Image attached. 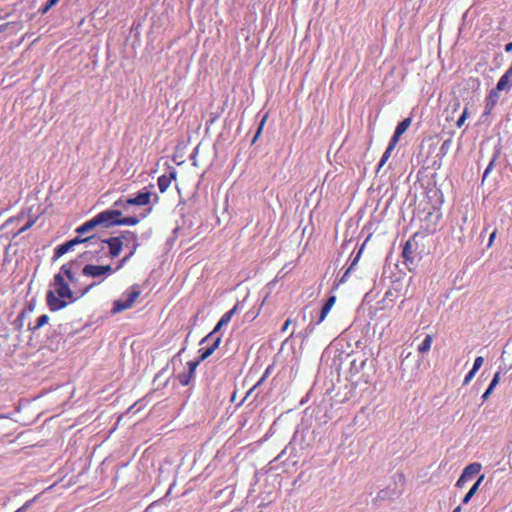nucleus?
Listing matches in <instances>:
<instances>
[{
  "label": "nucleus",
  "mask_w": 512,
  "mask_h": 512,
  "mask_svg": "<svg viewBox=\"0 0 512 512\" xmlns=\"http://www.w3.org/2000/svg\"><path fill=\"white\" fill-rule=\"evenodd\" d=\"M72 263H66L61 266L60 272L54 275L51 287L46 294V302L50 311L57 312L66 308L70 303L76 302L78 299L86 295L96 283L79 289L74 292L69 283L75 284L76 277L72 272Z\"/></svg>",
  "instance_id": "1"
},
{
  "label": "nucleus",
  "mask_w": 512,
  "mask_h": 512,
  "mask_svg": "<svg viewBox=\"0 0 512 512\" xmlns=\"http://www.w3.org/2000/svg\"><path fill=\"white\" fill-rule=\"evenodd\" d=\"M219 344H220V339L218 338L215 340V342L213 343L212 346L207 347V348H201L199 350L200 356H199L198 360L189 361L187 363L188 372L180 373L177 376V379L182 386L189 385L191 380L194 378L197 366L200 364V362H202L205 359H207L208 357H210L213 354V352L218 348Z\"/></svg>",
  "instance_id": "2"
},
{
  "label": "nucleus",
  "mask_w": 512,
  "mask_h": 512,
  "mask_svg": "<svg viewBox=\"0 0 512 512\" xmlns=\"http://www.w3.org/2000/svg\"><path fill=\"white\" fill-rule=\"evenodd\" d=\"M93 239L92 249L88 253H99V251L104 250L105 246H108L109 255L112 258L118 257L123 249V241L120 238L114 236L108 239L102 240L97 236L92 235Z\"/></svg>",
  "instance_id": "3"
},
{
  "label": "nucleus",
  "mask_w": 512,
  "mask_h": 512,
  "mask_svg": "<svg viewBox=\"0 0 512 512\" xmlns=\"http://www.w3.org/2000/svg\"><path fill=\"white\" fill-rule=\"evenodd\" d=\"M141 294L140 286L138 284L132 285L128 290H126L119 299L113 302V313H119L124 310L130 309L138 297Z\"/></svg>",
  "instance_id": "4"
},
{
  "label": "nucleus",
  "mask_w": 512,
  "mask_h": 512,
  "mask_svg": "<svg viewBox=\"0 0 512 512\" xmlns=\"http://www.w3.org/2000/svg\"><path fill=\"white\" fill-rule=\"evenodd\" d=\"M93 239L91 236H87L85 238H81V236H77L72 240H69L59 246L56 247L54 251L53 259L57 260L60 257H62L64 254H66L68 251H70L75 245L80 243H86L89 247L92 246Z\"/></svg>",
  "instance_id": "5"
},
{
  "label": "nucleus",
  "mask_w": 512,
  "mask_h": 512,
  "mask_svg": "<svg viewBox=\"0 0 512 512\" xmlns=\"http://www.w3.org/2000/svg\"><path fill=\"white\" fill-rule=\"evenodd\" d=\"M115 270L110 265H93V264H87L82 269V274L87 277H108L112 273H114Z\"/></svg>",
  "instance_id": "6"
},
{
  "label": "nucleus",
  "mask_w": 512,
  "mask_h": 512,
  "mask_svg": "<svg viewBox=\"0 0 512 512\" xmlns=\"http://www.w3.org/2000/svg\"><path fill=\"white\" fill-rule=\"evenodd\" d=\"M122 212L119 210H105L96 215L100 226L109 228L115 225H119L120 217Z\"/></svg>",
  "instance_id": "7"
},
{
  "label": "nucleus",
  "mask_w": 512,
  "mask_h": 512,
  "mask_svg": "<svg viewBox=\"0 0 512 512\" xmlns=\"http://www.w3.org/2000/svg\"><path fill=\"white\" fill-rule=\"evenodd\" d=\"M152 193L150 191H141L135 197H131L125 200L123 203L122 200H118L114 203V206H146L151 201Z\"/></svg>",
  "instance_id": "8"
},
{
  "label": "nucleus",
  "mask_w": 512,
  "mask_h": 512,
  "mask_svg": "<svg viewBox=\"0 0 512 512\" xmlns=\"http://www.w3.org/2000/svg\"><path fill=\"white\" fill-rule=\"evenodd\" d=\"M480 463H471L466 466L456 482L457 487H463L468 480H471L474 476H476L481 471Z\"/></svg>",
  "instance_id": "9"
},
{
  "label": "nucleus",
  "mask_w": 512,
  "mask_h": 512,
  "mask_svg": "<svg viewBox=\"0 0 512 512\" xmlns=\"http://www.w3.org/2000/svg\"><path fill=\"white\" fill-rule=\"evenodd\" d=\"M418 233H414L404 244L402 257L405 262L414 261V253L418 248L417 237Z\"/></svg>",
  "instance_id": "10"
},
{
  "label": "nucleus",
  "mask_w": 512,
  "mask_h": 512,
  "mask_svg": "<svg viewBox=\"0 0 512 512\" xmlns=\"http://www.w3.org/2000/svg\"><path fill=\"white\" fill-rule=\"evenodd\" d=\"M177 177V171L172 167L168 174H163L158 178V188L161 193L167 191L171 182L175 180Z\"/></svg>",
  "instance_id": "11"
},
{
  "label": "nucleus",
  "mask_w": 512,
  "mask_h": 512,
  "mask_svg": "<svg viewBox=\"0 0 512 512\" xmlns=\"http://www.w3.org/2000/svg\"><path fill=\"white\" fill-rule=\"evenodd\" d=\"M411 123H412V119L410 117L403 119L397 125V127H396V129L394 131V134H393L392 138L390 139V141L398 144L401 135L404 134L407 131V129L410 127Z\"/></svg>",
  "instance_id": "12"
},
{
  "label": "nucleus",
  "mask_w": 512,
  "mask_h": 512,
  "mask_svg": "<svg viewBox=\"0 0 512 512\" xmlns=\"http://www.w3.org/2000/svg\"><path fill=\"white\" fill-rule=\"evenodd\" d=\"M499 100L497 90H491L486 98L483 115H490Z\"/></svg>",
  "instance_id": "13"
},
{
  "label": "nucleus",
  "mask_w": 512,
  "mask_h": 512,
  "mask_svg": "<svg viewBox=\"0 0 512 512\" xmlns=\"http://www.w3.org/2000/svg\"><path fill=\"white\" fill-rule=\"evenodd\" d=\"M336 302V296L332 295L330 296L326 302L324 303V305L322 306V309H321V312H320V317L317 321V325L322 323L325 318L327 317V315L329 314V312L331 311L332 307L334 306Z\"/></svg>",
  "instance_id": "14"
},
{
  "label": "nucleus",
  "mask_w": 512,
  "mask_h": 512,
  "mask_svg": "<svg viewBox=\"0 0 512 512\" xmlns=\"http://www.w3.org/2000/svg\"><path fill=\"white\" fill-rule=\"evenodd\" d=\"M97 226H100L98 220H97V217L96 215L86 221L84 224H82L81 226H79L77 229H76V232L79 234V236L85 234V233H88L90 232L91 230H93L94 228H96Z\"/></svg>",
  "instance_id": "15"
},
{
  "label": "nucleus",
  "mask_w": 512,
  "mask_h": 512,
  "mask_svg": "<svg viewBox=\"0 0 512 512\" xmlns=\"http://www.w3.org/2000/svg\"><path fill=\"white\" fill-rule=\"evenodd\" d=\"M511 79H512V76L509 75L507 72H505L500 77L496 87L493 90H497L498 94L500 91L509 90L511 88V84H510Z\"/></svg>",
  "instance_id": "16"
},
{
  "label": "nucleus",
  "mask_w": 512,
  "mask_h": 512,
  "mask_svg": "<svg viewBox=\"0 0 512 512\" xmlns=\"http://www.w3.org/2000/svg\"><path fill=\"white\" fill-rule=\"evenodd\" d=\"M396 146H397L396 143H394L392 141H389V144H388L385 152L383 153V155H382V157L380 159L377 171H379L385 165V163L390 158V156H391V154H392V152H393V150L395 149Z\"/></svg>",
  "instance_id": "17"
},
{
  "label": "nucleus",
  "mask_w": 512,
  "mask_h": 512,
  "mask_svg": "<svg viewBox=\"0 0 512 512\" xmlns=\"http://www.w3.org/2000/svg\"><path fill=\"white\" fill-rule=\"evenodd\" d=\"M223 325H220V321H218V323L216 324V326L214 327L213 331L210 332L205 338L202 339L201 341V344H205V343H211L208 347L212 346L213 343L215 342L216 339H220L221 340V337L220 336H217L216 333L221 329Z\"/></svg>",
  "instance_id": "18"
},
{
  "label": "nucleus",
  "mask_w": 512,
  "mask_h": 512,
  "mask_svg": "<svg viewBox=\"0 0 512 512\" xmlns=\"http://www.w3.org/2000/svg\"><path fill=\"white\" fill-rule=\"evenodd\" d=\"M117 237L120 238L121 241H123V244L125 242H132L133 244H139L137 234L135 232H132V231H123Z\"/></svg>",
  "instance_id": "19"
},
{
  "label": "nucleus",
  "mask_w": 512,
  "mask_h": 512,
  "mask_svg": "<svg viewBox=\"0 0 512 512\" xmlns=\"http://www.w3.org/2000/svg\"><path fill=\"white\" fill-rule=\"evenodd\" d=\"M139 245L140 244H133L132 245V248H131L130 252L120 260L119 264L114 269L115 271L120 270L130 260V258L135 254V252L138 249Z\"/></svg>",
  "instance_id": "20"
},
{
  "label": "nucleus",
  "mask_w": 512,
  "mask_h": 512,
  "mask_svg": "<svg viewBox=\"0 0 512 512\" xmlns=\"http://www.w3.org/2000/svg\"><path fill=\"white\" fill-rule=\"evenodd\" d=\"M432 342H433V335H431V334L426 335L423 342L418 346V352L419 353L428 352L431 348Z\"/></svg>",
  "instance_id": "21"
},
{
  "label": "nucleus",
  "mask_w": 512,
  "mask_h": 512,
  "mask_svg": "<svg viewBox=\"0 0 512 512\" xmlns=\"http://www.w3.org/2000/svg\"><path fill=\"white\" fill-rule=\"evenodd\" d=\"M237 309H238V304H236L231 310L224 313L223 316L221 317V319L219 320L220 325H227L231 321V319H232L233 315L236 313Z\"/></svg>",
  "instance_id": "22"
},
{
  "label": "nucleus",
  "mask_w": 512,
  "mask_h": 512,
  "mask_svg": "<svg viewBox=\"0 0 512 512\" xmlns=\"http://www.w3.org/2000/svg\"><path fill=\"white\" fill-rule=\"evenodd\" d=\"M140 222V219L136 216L120 217L119 225L135 226Z\"/></svg>",
  "instance_id": "23"
},
{
  "label": "nucleus",
  "mask_w": 512,
  "mask_h": 512,
  "mask_svg": "<svg viewBox=\"0 0 512 512\" xmlns=\"http://www.w3.org/2000/svg\"><path fill=\"white\" fill-rule=\"evenodd\" d=\"M48 321H49L48 315H46V314L41 315L40 317H38L36 324L33 327H29V329L32 331H36V330L40 329L41 327H43L44 325H46L48 323Z\"/></svg>",
  "instance_id": "24"
},
{
  "label": "nucleus",
  "mask_w": 512,
  "mask_h": 512,
  "mask_svg": "<svg viewBox=\"0 0 512 512\" xmlns=\"http://www.w3.org/2000/svg\"><path fill=\"white\" fill-rule=\"evenodd\" d=\"M468 116H469V112H468V107L466 106V107L464 108V110H463V112H462L461 116H460V117H459V119L457 120V122H456V126H457L458 128H461V127L464 125V123H465L466 119L468 118Z\"/></svg>",
  "instance_id": "25"
},
{
  "label": "nucleus",
  "mask_w": 512,
  "mask_h": 512,
  "mask_svg": "<svg viewBox=\"0 0 512 512\" xmlns=\"http://www.w3.org/2000/svg\"><path fill=\"white\" fill-rule=\"evenodd\" d=\"M59 0H48L47 3L40 9L42 14L47 13Z\"/></svg>",
  "instance_id": "26"
},
{
  "label": "nucleus",
  "mask_w": 512,
  "mask_h": 512,
  "mask_svg": "<svg viewBox=\"0 0 512 512\" xmlns=\"http://www.w3.org/2000/svg\"><path fill=\"white\" fill-rule=\"evenodd\" d=\"M266 119H267V114L263 117V119L261 120L260 124H259V127L257 129V132L254 136V139H253V142L256 141V139L259 137V135L261 134L262 130H263V127L265 125V122H266Z\"/></svg>",
  "instance_id": "27"
},
{
  "label": "nucleus",
  "mask_w": 512,
  "mask_h": 512,
  "mask_svg": "<svg viewBox=\"0 0 512 512\" xmlns=\"http://www.w3.org/2000/svg\"><path fill=\"white\" fill-rule=\"evenodd\" d=\"M483 363H484V358H483V357H481V356L477 357V358L475 359V361H474V364H473V368H472V369H473L474 371H478V370L481 368V366L483 365Z\"/></svg>",
  "instance_id": "28"
},
{
  "label": "nucleus",
  "mask_w": 512,
  "mask_h": 512,
  "mask_svg": "<svg viewBox=\"0 0 512 512\" xmlns=\"http://www.w3.org/2000/svg\"><path fill=\"white\" fill-rule=\"evenodd\" d=\"M494 162H495V159H493L492 161H490V163L488 164V166L486 167L485 171H484V174H483V177H482V182H484L488 176V174L492 171L493 169V166H494Z\"/></svg>",
  "instance_id": "29"
},
{
  "label": "nucleus",
  "mask_w": 512,
  "mask_h": 512,
  "mask_svg": "<svg viewBox=\"0 0 512 512\" xmlns=\"http://www.w3.org/2000/svg\"><path fill=\"white\" fill-rule=\"evenodd\" d=\"M484 476L482 475L475 483L474 485L471 487V489L468 491L470 494L474 495L477 490H478V487L481 483V481L483 480Z\"/></svg>",
  "instance_id": "30"
},
{
  "label": "nucleus",
  "mask_w": 512,
  "mask_h": 512,
  "mask_svg": "<svg viewBox=\"0 0 512 512\" xmlns=\"http://www.w3.org/2000/svg\"><path fill=\"white\" fill-rule=\"evenodd\" d=\"M477 371H474L473 369H471L468 374L465 376L464 378V385L468 384L472 379L473 377L475 376Z\"/></svg>",
  "instance_id": "31"
},
{
  "label": "nucleus",
  "mask_w": 512,
  "mask_h": 512,
  "mask_svg": "<svg viewBox=\"0 0 512 512\" xmlns=\"http://www.w3.org/2000/svg\"><path fill=\"white\" fill-rule=\"evenodd\" d=\"M496 235H497V229H494L493 232L490 234V237H489V241H488V244H487V247H491L493 245V242L496 238Z\"/></svg>",
  "instance_id": "32"
},
{
  "label": "nucleus",
  "mask_w": 512,
  "mask_h": 512,
  "mask_svg": "<svg viewBox=\"0 0 512 512\" xmlns=\"http://www.w3.org/2000/svg\"><path fill=\"white\" fill-rule=\"evenodd\" d=\"M361 253H362V248L358 251L357 255L354 257V259L352 260L349 267H352V269L354 268V266L357 264V262L360 259Z\"/></svg>",
  "instance_id": "33"
},
{
  "label": "nucleus",
  "mask_w": 512,
  "mask_h": 512,
  "mask_svg": "<svg viewBox=\"0 0 512 512\" xmlns=\"http://www.w3.org/2000/svg\"><path fill=\"white\" fill-rule=\"evenodd\" d=\"M268 371H266V373L261 377V379L253 386L252 389H250V391L248 392V394H250L254 389H256L257 387H259L263 381L265 380V377L267 375Z\"/></svg>",
  "instance_id": "34"
},
{
  "label": "nucleus",
  "mask_w": 512,
  "mask_h": 512,
  "mask_svg": "<svg viewBox=\"0 0 512 512\" xmlns=\"http://www.w3.org/2000/svg\"><path fill=\"white\" fill-rule=\"evenodd\" d=\"M499 381H500V373H499V372H496V373L494 374V377H493V379H492V381H491L490 383H491V384H493V385H496V386H497V384L499 383Z\"/></svg>",
  "instance_id": "35"
},
{
  "label": "nucleus",
  "mask_w": 512,
  "mask_h": 512,
  "mask_svg": "<svg viewBox=\"0 0 512 512\" xmlns=\"http://www.w3.org/2000/svg\"><path fill=\"white\" fill-rule=\"evenodd\" d=\"M351 271H352V267H348V269L345 271L344 275L340 279V283H343L346 281V278L348 277V275L350 274Z\"/></svg>",
  "instance_id": "36"
},
{
  "label": "nucleus",
  "mask_w": 512,
  "mask_h": 512,
  "mask_svg": "<svg viewBox=\"0 0 512 512\" xmlns=\"http://www.w3.org/2000/svg\"><path fill=\"white\" fill-rule=\"evenodd\" d=\"M292 324V320L291 319H287L285 321V323L283 324L282 326V331L285 332L287 331V329L289 328V326Z\"/></svg>",
  "instance_id": "37"
},
{
  "label": "nucleus",
  "mask_w": 512,
  "mask_h": 512,
  "mask_svg": "<svg viewBox=\"0 0 512 512\" xmlns=\"http://www.w3.org/2000/svg\"><path fill=\"white\" fill-rule=\"evenodd\" d=\"M33 223H34V221L27 222V224L23 228L20 229V232H24L27 229H29L33 225Z\"/></svg>",
  "instance_id": "38"
},
{
  "label": "nucleus",
  "mask_w": 512,
  "mask_h": 512,
  "mask_svg": "<svg viewBox=\"0 0 512 512\" xmlns=\"http://www.w3.org/2000/svg\"><path fill=\"white\" fill-rule=\"evenodd\" d=\"M473 497L472 494H470L469 492L465 495V497L463 498L462 502L464 504L468 503L470 501V499Z\"/></svg>",
  "instance_id": "39"
},
{
  "label": "nucleus",
  "mask_w": 512,
  "mask_h": 512,
  "mask_svg": "<svg viewBox=\"0 0 512 512\" xmlns=\"http://www.w3.org/2000/svg\"><path fill=\"white\" fill-rule=\"evenodd\" d=\"M28 507H29V503H25L22 507L17 509L15 512H22V511L26 510Z\"/></svg>",
  "instance_id": "40"
},
{
  "label": "nucleus",
  "mask_w": 512,
  "mask_h": 512,
  "mask_svg": "<svg viewBox=\"0 0 512 512\" xmlns=\"http://www.w3.org/2000/svg\"><path fill=\"white\" fill-rule=\"evenodd\" d=\"M28 507H29V503H25L22 507L17 509L15 512H22V511L26 510Z\"/></svg>",
  "instance_id": "41"
},
{
  "label": "nucleus",
  "mask_w": 512,
  "mask_h": 512,
  "mask_svg": "<svg viewBox=\"0 0 512 512\" xmlns=\"http://www.w3.org/2000/svg\"><path fill=\"white\" fill-rule=\"evenodd\" d=\"M28 507H29V503H25L22 507L17 509L15 512H22V511L26 510Z\"/></svg>",
  "instance_id": "42"
},
{
  "label": "nucleus",
  "mask_w": 512,
  "mask_h": 512,
  "mask_svg": "<svg viewBox=\"0 0 512 512\" xmlns=\"http://www.w3.org/2000/svg\"><path fill=\"white\" fill-rule=\"evenodd\" d=\"M505 51L511 52L512 51V41L505 45Z\"/></svg>",
  "instance_id": "43"
},
{
  "label": "nucleus",
  "mask_w": 512,
  "mask_h": 512,
  "mask_svg": "<svg viewBox=\"0 0 512 512\" xmlns=\"http://www.w3.org/2000/svg\"><path fill=\"white\" fill-rule=\"evenodd\" d=\"M491 393H488V389L484 392V394L482 395V399L483 401L487 400L488 397L490 396Z\"/></svg>",
  "instance_id": "44"
},
{
  "label": "nucleus",
  "mask_w": 512,
  "mask_h": 512,
  "mask_svg": "<svg viewBox=\"0 0 512 512\" xmlns=\"http://www.w3.org/2000/svg\"><path fill=\"white\" fill-rule=\"evenodd\" d=\"M495 387H496V385H493V384L490 383L488 388H487L488 389V393H492Z\"/></svg>",
  "instance_id": "45"
},
{
  "label": "nucleus",
  "mask_w": 512,
  "mask_h": 512,
  "mask_svg": "<svg viewBox=\"0 0 512 512\" xmlns=\"http://www.w3.org/2000/svg\"><path fill=\"white\" fill-rule=\"evenodd\" d=\"M8 24H3V25H0V33L5 31V29L7 28Z\"/></svg>",
  "instance_id": "46"
},
{
  "label": "nucleus",
  "mask_w": 512,
  "mask_h": 512,
  "mask_svg": "<svg viewBox=\"0 0 512 512\" xmlns=\"http://www.w3.org/2000/svg\"><path fill=\"white\" fill-rule=\"evenodd\" d=\"M450 143L449 140H446L443 144H442V147H441V150H443L444 148H447V145Z\"/></svg>",
  "instance_id": "47"
},
{
  "label": "nucleus",
  "mask_w": 512,
  "mask_h": 512,
  "mask_svg": "<svg viewBox=\"0 0 512 512\" xmlns=\"http://www.w3.org/2000/svg\"><path fill=\"white\" fill-rule=\"evenodd\" d=\"M452 512H461V506H457Z\"/></svg>",
  "instance_id": "48"
},
{
  "label": "nucleus",
  "mask_w": 512,
  "mask_h": 512,
  "mask_svg": "<svg viewBox=\"0 0 512 512\" xmlns=\"http://www.w3.org/2000/svg\"><path fill=\"white\" fill-rule=\"evenodd\" d=\"M24 314H25V313H24V312H22V313L19 315V317H20V318L24 317Z\"/></svg>",
  "instance_id": "49"
},
{
  "label": "nucleus",
  "mask_w": 512,
  "mask_h": 512,
  "mask_svg": "<svg viewBox=\"0 0 512 512\" xmlns=\"http://www.w3.org/2000/svg\"><path fill=\"white\" fill-rule=\"evenodd\" d=\"M309 327H311V330H314V325L310 324Z\"/></svg>",
  "instance_id": "50"
},
{
  "label": "nucleus",
  "mask_w": 512,
  "mask_h": 512,
  "mask_svg": "<svg viewBox=\"0 0 512 512\" xmlns=\"http://www.w3.org/2000/svg\"><path fill=\"white\" fill-rule=\"evenodd\" d=\"M487 230H488V227L486 226V227L484 228L483 232H487Z\"/></svg>",
  "instance_id": "51"
},
{
  "label": "nucleus",
  "mask_w": 512,
  "mask_h": 512,
  "mask_svg": "<svg viewBox=\"0 0 512 512\" xmlns=\"http://www.w3.org/2000/svg\"><path fill=\"white\" fill-rule=\"evenodd\" d=\"M0 418H3V416H2V415H0Z\"/></svg>",
  "instance_id": "52"
}]
</instances>
